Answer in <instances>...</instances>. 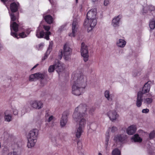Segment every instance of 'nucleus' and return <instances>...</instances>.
I'll return each mask as SVG.
<instances>
[{"label":"nucleus","instance_id":"obj_1","mask_svg":"<svg viewBox=\"0 0 155 155\" xmlns=\"http://www.w3.org/2000/svg\"><path fill=\"white\" fill-rule=\"evenodd\" d=\"M72 83L85 87L87 81V77L81 73L73 72L72 74Z\"/></svg>","mask_w":155,"mask_h":155},{"label":"nucleus","instance_id":"obj_2","mask_svg":"<svg viewBox=\"0 0 155 155\" xmlns=\"http://www.w3.org/2000/svg\"><path fill=\"white\" fill-rule=\"evenodd\" d=\"M89 107L85 104H80L75 109L73 118L77 119L78 116L84 117L87 114Z\"/></svg>","mask_w":155,"mask_h":155},{"label":"nucleus","instance_id":"obj_3","mask_svg":"<svg viewBox=\"0 0 155 155\" xmlns=\"http://www.w3.org/2000/svg\"><path fill=\"white\" fill-rule=\"evenodd\" d=\"M38 131L37 129L31 130L27 135L28 142L27 146L28 148H32L35 145L37 142Z\"/></svg>","mask_w":155,"mask_h":155},{"label":"nucleus","instance_id":"obj_4","mask_svg":"<svg viewBox=\"0 0 155 155\" xmlns=\"http://www.w3.org/2000/svg\"><path fill=\"white\" fill-rule=\"evenodd\" d=\"M97 20L96 18H87L85 20L84 25L87 27L88 32L91 31L96 25Z\"/></svg>","mask_w":155,"mask_h":155},{"label":"nucleus","instance_id":"obj_5","mask_svg":"<svg viewBox=\"0 0 155 155\" xmlns=\"http://www.w3.org/2000/svg\"><path fill=\"white\" fill-rule=\"evenodd\" d=\"M72 93L74 95L78 96L83 92L85 87L72 83Z\"/></svg>","mask_w":155,"mask_h":155},{"label":"nucleus","instance_id":"obj_6","mask_svg":"<svg viewBox=\"0 0 155 155\" xmlns=\"http://www.w3.org/2000/svg\"><path fill=\"white\" fill-rule=\"evenodd\" d=\"M81 52L84 61L86 62L88 60V48L87 45L83 42L81 44Z\"/></svg>","mask_w":155,"mask_h":155},{"label":"nucleus","instance_id":"obj_7","mask_svg":"<svg viewBox=\"0 0 155 155\" xmlns=\"http://www.w3.org/2000/svg\"><path fill=\"white\" fill-rule=\"evenodd\" d=\"M72 51V50L69 45L67 44H65L64 46L63 54L64 58L65 60H68L70 58Z\"/></svg>","mask_w":155,"mask_h":155},{"label":"nucleus","instance_id":"obj_8","mask_svg":"<svg viewBox=\"0 0 155 155\" xmlns=\"http://www.w3.org/2000/svg\"><path fill=\"white\" fill-rule=\"evenodd\" d=\"M30 105L32 108L39 110L43 107V104L42 101L38 100H33L30 101Z\"/></svg>","mask_w":155,"mask_h":155},{"label":"nucleus","instance_id":"obj_9","mask_svg":"<svg viewBox=\"0 0 155 155\" xmlns=\"http://www.w3.org/2000/svg\"><path fill=\"white\" fill-rule=\"evenodd\" d=\"M55 69L59 76L62 75L64 73V65L61 61H58L54 64Z\"/></svg>","mask_w":155,"mask_h":155},{"label":"nucleus","instance_id":"obj_10","mask_svg":"<svg viewBox=\"0 0 155 155\" xmlns=\"http://www.w3.org/2000/svg\"><path fill=\"white\" fill-rule=\"evenodd\" d=\"M18 25L15 22H11V35L17 38H18V35H17L16 32L18 30Z\"/></svg>","mask_w":155,"mask_h":155},{"label":"nucleus","instance_id":"obj_11","mask_svg":"<svg viewBox=\"0 0 155 155\" xmlns=\"http://www.w3.org/2000/svg\"><path fill=\"white\" fill-rule=\"evenodd\" d=\"M78 27L77 20L75 19H74L72 24V33L69 34V35L74 37L77 32Z\"/></svg>","mask_w":155,"mask_h":155},{"label":"nucleus","instance_id":"obj_12","mask_svg":"<svg viewBox=\"0 0 155 155\" xmlns=\"http://www.w3.org/2000/svg\"><path fill=\"white\" fill-rule=\"evenodd\" d=\"M36 80L40 79L41 80V83L42 86H44L47 83L46 78V75L43 73H35Z\"/></svg>","mask_w":155,"mask_h":155},{"label":"nucleus","instance_id":"obj_13","mask_svg":"<svg viewBox=\"0 0 155 155\" xmlns=\"http://www.w3.org/2000/svg\"><path fill=\"white\" fill-rule=\"evenodd\" d=\"M73 118L76 122H78V123L77 124V127L84 129L86 124V120L85 118L80 116H78L77 119H76L74 118Z\"/></svg>","mask_w":155,"mask_h":155},{"label":"nucleus","instance_id":"obj_14","mask_svg":"<svg viewBox=\"0 0 155 155\" xmlns=\"http://www.w3.org/2000/svg\"><path fill=\"white\" fill-rule=\"evenodd\" d=\"M69 114V112L68 111H65L63 113L60 121L61 127H64L66 125L68 121L67 116Z\"/></svg>","mask_w":155,"mask_h":155},{"label":"nucleus","instance_id":"obj_15","mask_svg":"<svg viewBox=\"0 0 155 155\" xmlns=\"http://www.w3.org/2000/svg\"><path fill=\"white\" fill-rule=\"evenodd\" d=\"M107 114L110 120L112 121L115 120L118 117L117 112L114 110H110Z\"/></svg>","mask_w":155,"mask_h":155},{"label":"nucleus","instance_id":"obj_16","mask_svg":"<svg viewBox=\"0 0 155 155\" xmlns=\"http://www.w3.org/2000/svg\"><path fill=\"white\" fill-rule=\"evenodd\" d=\"M121 18L122 16L120 15L114 17L112 20L111 25L114 27L119 26Z\"/></svg>","mask_w":155,"mask_h":155},{"label":"nucleus","instance_id":"obj_17","mask_svg":"<svg viewBox=\"0 0 155 155\" xmlns=\"http://www.w3.org/2000/svg\"><path fill=\"white\" fill-rule=\"evenodd\" d=\"M151 84V81H148L144 84L142 88V91H139L142 93L143 95V94L149 92L150 88V84Z\"/></svg>","mask_w":155,"mask_h":155},{"label":"nucleus","instance_id":"obj_18","mask_svg":"<svg viewBox=\"0 0 155 155\" xmlns=\"http://www.w3.org/2000/svg\"><path fill=\"white\" fill-rule=\"evenodd\" d=\"M96 9H92L87 13V18H96Z\"/></svg>","mask_w":155,"mask_h":155},{"label":"nucleus","instance_id":"obj_19","mask_svg":"<svg viewBox=\"0 0 155 155\" xmlns=\"http://www.w3.org/2000/svg\"><path fill=\"white\" fill-rule=\"evenodd\" d=\"M143 95L140 92H138L137 94V97L136 101V106L138 107H140L142 104L143 101Z\"/></svg>","mask_w":155,"mask_h":155},{"label":"nucleus","instance_id":"obj_20","mask_svg":"<svg viewBox=\"0 0 155 155\" xmlns=\"http://www.w3.org/2000/svg\"><path fill=\"white\" fill-rule=\"evenodd\" d=\"M137 129L135 126L132 125L129 127L127 130V133L129 135L133 134L136 131Z\"/></svg>","mask_w":155,"mask_h":155},{"label":"nucleus","instance_id":"obj_21","mask_svg":"<svg viewBox=\"0 0 155 155\" xmlns=\"http://www.w3.org/2000/svg\"><path fill=\"white\" fill-rule=\"evenodd\" d=\"M126 136L123 134H118L115 135L114 138V140L116 142H122L125 140Z\"/></svg>","mask_w":155,"mask_h":155},{"label":"nucleus","instance_id":"obj_22","mask_svg":"<svg viewBox=\"0 0 155 155\" xmlns=\"http://www.w3.org/2000/svg\"><path fill=\"white\" fill-rule=\"evenodd\" d=\"M84 128L77 126L75 132V136L77 138H80L82 133L84 132Z\"/></svg>","mask_w":155,"mask_h":155},{"label":"nucleus","instance_id":"obj_23","mask_svg":"<svg viewBox=\"0 0 155 155\" xmlns=\"http://www.w3.org/2000/svg\"><path fill=\"white\" fill-rule=\"evenodd\" d=\"M126 44V42L124 40L121 39L117 40L116 42L117 46L120 48L124 47Z\"/></svg>","mask_w":155,"mask_h":155},{"label":"nucleus","instance_id":"obj_24","mask_svg":"<svg viewBox=\"0 0 155 155\" xmlns=\"http://www.w3.org/2000/svg\"><path fill=\"white\" fill-rule=\"evenodd\" d=\"M5 120L7 122H10L12 120V115H11L10 111L6 110L5 112Z\"/></svg>","mask_w":155,"mask_h":155},{"label":"nucleus","instance_id":"obj_25","mask_svg":"<svg viewBox=\"0 0 155 155\" xmlns=\"http://www.w3.org/2000/svg\"><path fill=\"white\" fill-rule=\"evenodd\" d=\"M53 43V42L52 41H51L50 42L49 45V47L45 53V56L42 58V61H44L47 58L48 55L50 53L52 48Z\"/></svg>","mask_w":155,"mask_h":155},{"label":"nucleus","instance_id":"obj_26","mask_svg":"<svg viewBox=\"0 0 155 155\" xmlns=\"http://www.w3.org/2000/svg\"><path fill=\"white\" fill-rule=\"evenodd\" d=\"M43 28L45 30L47 31L45 33V34L44 38L46 40H48L49 38V36L51 34V32L48 31L50 28V27L49 26L44 25Z\"/></svg>","mask_w":155,"mask_h":155},{"label":"nucleus","instance_id":"obj_27","mask_svg":"<svg viewBox=\"0 0 155 155\" xmlns=\"http://www.w3.org/2000/svg\"><path fill=\"white\" fill-rule=\"evenodd\" d=\"M104 95L107 100L109 101H112L114 97V94H110L109 91L108 90L105 91Z\"/></svg>","mask_w":155,"mask_h":155},{"label":"nucleus","instance_id":"obj_28","mask_svg":"<svg viewBox=\"0 0 155 155\" xmlns=\"http://www.w3.org/2000/svg\"><path fill=\"white\" fill-rule=\"evenodd\" d=\"M19 4H16L15 2L12 3L10 5V9L12 13L16 12L18 10Z\"/></svg>","mask_w":155,"mask_h":155},{"label":"nucleus","instance_id":"obj_29","mask_svg":"<svg viewBox=\"0 0 155 155\" xmlns=\"http://www.w3.org/2000/svg\"><path fill=\"white\" fill-rule=\"evenodd\" d=\"M148 9L149 10L151 11H153L155 9L154 7L152 5H150L147 7H145L143 8V10L142 13L143 14L147 12V10Z\"/></svg>","mask_w":155,"mask_h":155},{"label":"nucleus","instance_id":"obj_30","mask_svg":"<svg viewBox=\"0 0 155 155\" xmlns=\"http://www.w3.org/2000/svg\"><path fill=\"white\" fill-rule=\"evenodd\" d=\"M45 32L43 31H40V28L39 27L37 30L36 36L38 38H41L45 36Z\"/></svg>","mask_w":155,"mask_h":155},{"label":"nucleus","instance_id":"obj_31","mask_svg":"<svg viewBox=\"0 0 155 155\" xmlns=\"http://www.w3.org/2000/svg\"><path fill=\"white\" fill-rule=\"evenodd\" d=\"M44 19L48 24H51L53 22V19L51 16L50 15H47L44 17Z\"/></svg>","mask_w":155,"mask_h":155},{"label":"nucleus","instance_id":"obj_32","mask_svg":"<svg viewBox=\"0 0 155 155\" xmlns=\"http://www.w3.org/2000/svg\"><path fill=\"white\" fill-rule=\"evenodd\" d=\"M110 137V134L109 132L106 133L105 137V149L107 150L108 149V142Z\"/></svg>","mask_w":155,"mask_h":155},{"label":"nucleus","instance_id":"obj_33","mask_svg":"<svg viewBox=\"0 0 155 155\" xmlns=\"http://www.w3.org/2000/svg\"><path fill=\"white\" fill-rule=\"evenodd\" d=\"M132 140H133L134 142H140L142 141V139L140 137L139 135L137 134H135L131 138Z\"/></svg>","mask_w":155,"mask_h":155},{"label":"nucleus","instance_id":"obj_34","mask_svg":"<svg viewBox=\"0 0 155 155\" xmlns=\"http://www.w3.org/2000/svg\"><path fill=\"white\" fill-rule=\"evenodd\" d=\"M149 26L151 29H153L155 28V20L152 19L150 21Z\"/></svg>","mask_w":155,"mask_h":155},{"label":"nucleus","instance_id":"obj_35","mask_svg":"<svg viewBox=\"0 0 155 155\" xmlns=\"http://www.w3.org/2000/svg\"><path fill=\"white\" fill-rule=\"evenodd\" d=\"M152 102V99L151 98H144L143 99V102L146 104H150Z\"/></svg>","mask_w":155,"mask_h":155},{"label":"nucleus","instance_id":"obj_36","mask_svg":"<svg viewBox=\"0 0 155 155\" xmlns=\"http://www.w3.org/2000/svg\"><path fill=\"white\" fill-rule=\"evenodd\" d=\"M112 155H120V152L118 149L116 148L112 151Z\"/></svg>","mask_w":155,"mask_h":155},{"label":"nucleus","instance_id":"obj_37","mask_svg":"<svg viewBox=\"0 0 155 155\" xmlns=\"http://www.w3.org/2000/svg\"><path fill=\"white\" fill-rule=\"evenodd\" d=\"M12 135H10L7 132H5L4 133V137L5 140H7L11 137Z\"/></svg>","mask_w":155,"mask_h":155},{"label":"nucleus","instance_id":"obj_38","mask_svg":"<svg viewBox=\"0 0 155 155\" xmlns=\"http://www.w3.org/2000/svg\"><path fill=\"white\" fill-rule=\"evenodd\" d=\"M55 68L54 64L53 65L50 66L48 69V72H53L54 70L55 69Z\"/></svg>","mask_w":155,"mask_h":155},{"label":"nucleus","instance_id":"obj_39","mask_svg":"<svg viewBox=\"0 0 155 155\" xmlns=\"http://www.w3.org/2000/svg\"><path fill=\"white\" fill-rule=\"evenodd\" d=\"M36 80V78L35 73L33 74H32L30 76L29 78V81H33Z\"/></svg>","mask_w":155,"mask_h":155},{"label":"nucleus","instance_id":"obj_40","mask_svg":"<svg viewBox=\"0 0 155 155\" xmlns=\"http://www.w3.org/2000/svg\"><path fill=\"white\" fill-rule=\"evenodd\" d=\"M12 110L13 114L14 115H18V110L17 107H14L12 108Z\"/></svg>","mask_w":155,"mask_h":155},{"label":"nucleus","instance_id":"obj_41","mask_svg":"<svg viewBox=\"0 0 155 155\" xmlns=\"http://www.w3.org/2000/svg\"><path fill=\"white\" fill-rule=\"evenodd\" d=\"M155 137V132L154 131H153L151 132L149 135V138L150 139H153Z\"/></svg>","mask_w":155,"mask_h":155},{"label":"nucleus","instance_id":"obj_42","mask_svg":"<svg viewBox=\"0 0 155 155\" xmlns=\"http://www.w3.org/2000/svg\"><path fill=\"white\" fill-rule=\"evenodd\" d=\"M11 17V20L12 21H15L17 19L15 16L14 15V14L12 13L10 15Z\"/></svg>","mask_w":155,"mask_h":155},{"label":"nucleus","instance_id":"obj_43","mask_svg":"<svg viewBox=\"0 0 155 155\" xmlns=\"http://www.w3.org/2000/svg\"><path fill=\"white\" fill-rule=\"evenodd\" d=\"M19 36L21 38H24L27 36L25 32H22L19 34Z\"/></svg>","mask_w":155,"mask_h":155},{"label":"nucleus","instance_id":"obj_44","mask_svg":"<svg viewBox=\"0 0 155 155\" xmlns=\"http://www.w3.org/2000/svg\"><path fill=\"white\" fill-rule=\"evenodd\" d=\"M26 107L27 106H25L22 108L21 110V114L22 115L24 114L27 111Z\"/></svg>","mask_w":155,"mask_h":155},{"label":"nucleus","instance_id":"obj_45","mask_svg":"<svg viewBox=\"0 0 155 155\" xmlns=\"http://www.w3.org/2000/svg\"><path fill=\"white\" fill-rule=\"evenodd\" d=\"M109 129L111 130V131L112 133H114L117 130V128L116 127L114 126L112 127L111 128H109Z\"/></svg>","mask_w":155,"mask_h":155},{"label":"nucleus","instance_id":"obj_46","mask_svg":"<svg viewBox=\"0 0 155 155\" xmlns=\"http://www.w3.org/2000/svg\"><path fill=\"white\" fill-rule=\"evenodd\" d=\"M7 155H18V154L16 151H13L9 153Z\"/></svg>","mask_w":155,"mask_h":155},{"label":"nucleus","instance_id":"obj_47","mask_svg":"<svg viewBox=\"0 0 155 155\" xmlns=\"http://www.w3.org/2000/svg\"><path fill=\"white\" fill-rule=\"evenodd\" d=\"M110 3V0H104V5L107 6Z\"/></svg>","mask_w":155,"mask_h":155},{"label":"nucleus","instance_id":"obj_48","mask_svg":"<svg viewBox=\"0 0 155 155\" xmlns=\"http://www.w3.org/2000/svg\"><path fill=\"white\" fill-rule=\"evenodd\" d=\"M54 117L52 115H51L49 116L48 118L47 119V121L48 122H50L53 119Z\"/></svg>","mask_w":155,"mask_h":155},{"label":"nucleus","instance_id":"obj_49","mask_svg":"<svg viewBox=\"0 0 155 155\" xmlns=\"http://www.w3.org/2000/svg\"><path fill=\"white\" fill-rule=\"evenodd\" d=\"M89 111V113L91 114L94 110V108L93 107H91L90 109L89 108L88 110H87Z\"/></svg>","mask_w":155,"mask_h":155},{"label":"nucleus","instance_id":"obj_50","mask_svg":"<svg viewBox=\"0 0 155 155\" xmlns=\"http://www.w3.org/2000/svg\"><path fill=\"white\" fill-rule=\"evenodd\" d=\"M149 110L148 109H143L142 110V112L143 113H147L149 112Z\"/></svg>","mask_w":155,"mask_h":155},{"label":"nucleus","instance_id":"obj_51","mask_svg":"<svg viewBox=\"0 0 155 155\" xmlns=\"http://www.w3.org/2000/svg\"><path fill=\"white\" fill-rule=\"evenodd\" d=\"M63 54L62 53V51H61L60 54L58 55V58L59 59H61L62 57Z\"/></svg>","mask_w":155,"mask_h":155},{"label":"nucleus","instance_id":"obj_52","mask_svg":"<svg viewBox=\"0 0 155 155\" xmlns=\"http://www.w3.org/2000/svg\"><path fill=\"white\" fill-rule=\"evenodd\" d=\"M50 115L48 113H46L45 115V117L46 118L49 117Z\"/></svg>","mask_w":155,"mask_h":155},{"label":"nucleus","instance_id":"obj_53","mask_svg":"<svg viewBox=\"0 0 155 155\" xmlns=\"http://www.w3.org/2000/svg\"><path fill=\"white\" fill-rule=\"evenodd\" d=\"M38 65V64H36V65H35V66H34L33 67V68H32L31 70H32L34 69L37 66V65Z\"/></svg>","mask_w":155,"mask_h":155},{"label":"nucleus","instance_id":"obj_54","mask_svg":"<svg viewBox=\"0 0 155 155\" xmlns=\"http://www.w3.org/2000/svg\"><path fill=\"white\" fill-rule=\"evenodd\" d=\"M91 0L92 2H97L98 0Z\"/></svg>","mask_w":155,"mask_h":155},{"label":"nucleus","instance_id":"obj_55","mask_svg":"<svg viewBox=\"0 0 155 155\" xmlns=\"http://www.w3.org/2000/svg\"><path fill=\"white\" fill-rule=\"evenodd\" d=\"M8 0H1L2 2L4 3H5V2H6Z\"/></svg>","mask_w":155,"mask_h":155},{"label":"nucleus","instance_id":"obj_56","mask_svg":"<svg viewBox=\"0 0 155 155\" xmlns=\"http://www.w3.org/2000/svg\"><path fill=\"white\" fill-rule=\"evenodd\" d=\"M30 32V31L28 30L26 31V33L27 34V35H28Z\"/></svg>","mask_w":155,"mask_h":155},{"label":"nucleus","instance_id":"obj_57","mask_svg":"<svg viewBox=\"0 0 155 155\" xmlns=\"http://www.w3.org/2000/svg\"><path fill=\"white\" fill-rule=\"evenodd\" d=\"M133 75L134 76V77H136V76L137 75V74H135V73H134Z\"/></svg>","mask_w":155,"mask_h":155},{"label":"nucleus","instance_id":"obj_58","mask_svg":"<svg viewBox=\"0 0 155 155\" xmlns=\"http://www.w3.org/2000/svg\"><path fill=\"white\" fill-rule=\"evenodd\" d=\"M43 46V44H42L39 45V47H40L41 46Z\"/></svg>","mask_w":155,"mask_h":155},{"label":"nucleus","instance_id":"obj_59","mask_svg":"<svg viewBox=\"0 0 155 155\" xmlns=\"http://www.w3.org/2000/svg\"><path fill=\"white\" fill-rule=\"evenodd\" d=\"M2 47V45L0 43V50L1 49V48Z\"/></svg>","mask_w":155,"mask_h":155},{"label":"nucleus","instance_id":"obj_60","mask_svg":"<svg viewBox=\"0 0 155 155\" xmlns=\"http://www.w3.org/2000/svg\"><path fill=\"white\" fill-rule=\"evenodd\" d=\"M98 155H102L101 153H98Z\"/></svg>","mask_w":155,"mask_h":155},{"label":"nucleus","instance_id":"obj_61","mask_svg":"<svg viewBox=\"0 0 155 155\" xmlns=\"http://www.w3.org/2000/svg\"><path fill=\"white\" fill-rule=\"evenodd\" d=\"M49 2H50L51 3H52V0H49Z\"/></svg>","mask_w":155,"mask_h":155},{"label":"nucleus","instance_id":"obj_62","mask_svg":"<svg viewBox=\"0 0 155 155\" xmlns=\"http://www.w3.org/2000/svg\"><path fill=\"white\" fill-rule=\"evenodd\" d=\"M78 0H76V2L77 3L78 2Z\"/></svg>","mask_w":155,"mask_h":155}]
</instances>
